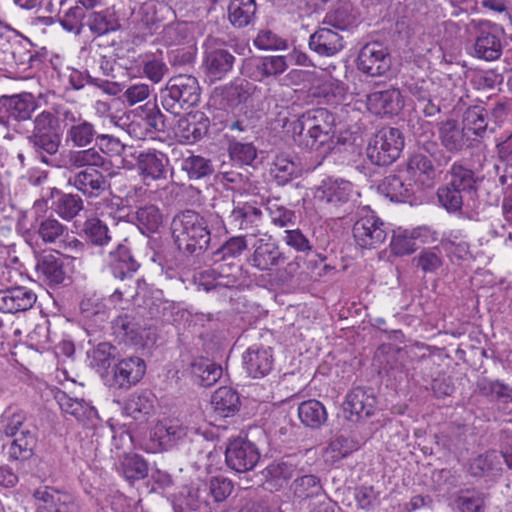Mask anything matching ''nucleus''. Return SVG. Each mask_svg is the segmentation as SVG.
Segmentation results:
<instances>
[{
  "instance_id": "obj_39",
  "label": "nucleus",
  "mask_w": 512,
  "mask_h": 512,
  "mask_svg": "<svg viewBox=\"0 0 512 512\" xmlns=\"http://www.w3.org/2000/svg\"><path fill=\"white\" fill-rule=\"evenodd\" d=\"M12 440L7 445L8 460L11 462H25L34 456L38 442V433H22L10 437ZM6 445L2 446L4 449Z\"/></svg>"
},
{
  "instance_id": "obj_60",
  "label": "nucleus",
  "mask_w": 512,
  "mask_h": 512,
  "mask_svg": "<svg viewBox=\"0 0 512 512\" xmlns=\"http://www.w3.org/2000/svg\"><path fill=\"white\" fill-rule=\"evenodd\" d=\"M247 249L246 237L242 235L233 236L225 241L216 251L213 252V259L217 261H229L238 258Z\"/></svg>"
},
{
  "instance_id": "obj_5",
  "label": "nucleus",
  "mask_w": 512,
  "mask_h": 512,
  "mask_svg": "<svg viewBox=\"0 0 512 512\" xmlns=\"http://www.w3.org/2000/svg\"><path fill=\"white\" fill-rule=\"evenodd\" d=\"M404 144V135L400 129L384 127L371 138L366 155L372 164L387 166L399 158Z\"/></svg>"
},
{
  "instance_id": "obj_58",
  "label": "nucleus",
  "mask_w": 512,
  "mask_h": 512,
  "mask_svg": "<svg viewBox=\"0 0 512 512\" xmlns=\"http://www.w3.org/2000/svg\"><path fill=\"white\" fill-rule=\"evenodd\" d=\"M291 488L295 497L299 499L317 497L323 494V487L320 479L312 474L297 477L293 481Z\"/></svg>"
},
{
  "instance_id": "obj_63",
  "label": "nucleus",
  "mask_w": 512,
  "mask_h": 512,
  "mask_svg": "<svg viewBox=\"0 0 512 512\" xmlns=\"http://www.w3.org/2000/svg\"><path fill=\"white\" fill-rule=\"evenodd\" d=\"M202 487L206 490V495H210L216 503L226 500L234 490L233 482L223 476L211 477Z\"/></svg>"
},
{
  "instance_id": "obj_10",
  "label": "nucleus",
  "mask_w": 512,
  "mask_h": 512,
  "mask_svg": "<svg viewBox=\"0 0 512 512\" xmlns=\"http://www.w3.org/2000/svg\"><path fill=\"white\" fill-rule=\"evenodd\" d=\"M146 372L145 361L138 356L119 359L105 377V383L114 389H129L137 384Z\"/></svg>"
},
{
  "instance_id": "obj_33",
  "label": "nucleus",
  "mask_w": 512,
  "mask_h": 512,
  "mask_svg": "<svg viewBox=\"0 0 512 512\" xmlns=\"http://www.w3.org/2000/svg\"><path fill=\"white\" fill-rule=\"evenodd\" d=\"M322 24L340 31L351 30L359 24V13L350 2L340 1L325 14Z\"/></svg>"
},
{
  "instance_id": "obj_21",
  "label": "nucleus",
  "mask_w": 512,
  "mask_h": 512,
  "mask_svg": "<svg viewBox=\"0 0 512 512\" xmlns=\"http://www.w3.org/2000/svg\"><path fill=\"white\" fill-rule=\"evenodd\" d=\"M468 472L473 478L496 482L503 472L501 456L495 450L480 454L470 460Z\"/></svg>"
},
{
  "instance_id": "obj_4",
  "label": "nucleus",
  "mask_w": 512,
  "mask_h": 512,
  "mask_svg": "<svg viewBox=\"0 0 512 512\" xmlns=\"http://www.w3.org/2000/svg\"><path fill=\"white\" fill-rule=\"evenodd\" d=\"M201 88L195 76L179 74L171 77L160 90L159 101L165 111L180 116L200 101Z\"/></svg>"
},
{
  "instance_id": "obj_42",
  "label": "nucleus",
  "mask_w": 512,
  "mask_h": 512,
  "mask_svg": "<svg viewBox=\"0 0 512 512\" xmlns=\"http://www.w3.org/2000/svg\"><path fill=\"white\" fill-rule=\"evenodd\" d=\"M164 215L161 209L155 204H144L135 212V224L144 235L157 233L163 226Z\"/></svg>"
},
{
  "instance_id": "obj_53",
  "label": "nucleus",
  "mask_w": 512,
  "mask_h": 512,
  "mask_svg": "<svg viewBox=\"0 0 512 512\" xmlns=\"http://www.w3.org/2000/svg\"><path fill=\"white\" fill-rule=\"evenodd\" d=\"M153 399L149 393L132 394L123 407V413L135 420L142 421L153 412Z\"/></svg>"
},
{
  "instance_id": "obj_44",
  "label": "nucleus",
  "mask_w": 512,
  "mask_h": 512,
  "mask_svg": "<svg viewBox=\"0 0 512 512\" xmlns=\"http://www.w3.org/2000/svg\"><path fill=\"white\" fill-rule=\"evenodd\" d=\"M69 83L75 90H80L84 88L85 85L89 84L101 89L109 95H117L121 92V86L117 82L92 76L87 70L80 71L72 69L69 75Z\"/></svg>"
},
{
  "instance_id": "obj_57",
  "label": "nucleus",
  "mask_w": 512,
  "mask_h": 512,
  "mask_svg": "<svg viewBox=\"0 0 512 512\" xmlns=\"http://www.w3.org/2000/svg\"><path fill=\"white\" fill-rule=\"evenodd\" d=\"M466 197H469V195L462 193V191L449 184L442 185L437 190L439 203L449 213H460L462 207L465 205Z\"/></svg>"
},
{
  "instance_id": "obj_59",
  "label": "nucleus",
  "mask_w": 512,
  "mask_h": 512,
  "mask_svg": "<svg viewBox=\"0 0 512 512\" xmlns=\"http://www.w3.org/2000/svg\"><path fill=\"white\" fill-rule=\"evenodd\" d=\"M417 230H397L393 232L391 240V251L397 256H404L416 251V239L419 237Z\"/></svg>"
},
{
  "instance_id": "obj_1",
  "label": "nucleus",
  "mask_w": 512,
  "mask_h": 512,
  "mask_svg": "<svg viewBox=\"0 0 512 512\" xmlns=\"http://www.w3.org/2000/svg\"><path fill=\"white\" fill-rule=\"evenodd\" d=\"M66 107L55 105L43 110L33 119V129L26 140L37 160L47 166H54L52 157L61 147L64 134V116Z\"/></svg>"
},
{
  "instance_id": "obj_2",
  "label": "nucleus",
  "mask_w": 512,
  "mask_h": 512,
  "mask_svg": "<svg viewBox=\"0 0 512 512\" xmlns=\"http://www.w3.org/2000/svg\"><path fill=\"white\" fill-rule=\"evenodd\" d=\"M290 126L293 141L301 149L328 151L334 145L336 118L326 108L308 110Z\"/></svg>"
},
{
  "instance_id": "obj_51",
  "label": "nucleus",
  "mask_w": 512,
  "mask_h": 512,
  "mask_svg": "<svg viewBox=\"0 0 512 512\" xmlns=\"http://www.w3.org/2000/svg\"><path fill=\"white\" fill-rule=\"evenodd\" d=\"M298 416L302 424L311 429H318L327 421V412L324 405L315 399L300 403Z\"/></svg>"
},
{
  "instance_id": "obj_25",
  "label": "nucleus",
  "mask_w": 512,
  "mask_h": 512,
  "mask_svg": "<svg viewBox=\"0 0 512 512\" xmlns=\"http://www.w3.org/2000/svg\"><path fill=\"white\" fill-rule=\"evenodd\" d=\"M438 137L441 145L450 153H459L470 145L465 127L453 118L438 123Z\"/></svg>"
},
{
  "instance_id": "obj_18",
  "label": "nucleus",
  "mask_w": 512,
  "mask_h": 512,
  "mask_svg": "<svg viewBox=\"0 0 512 512\" xmlns=\"http://www.w3.org/2000/svg\"><path fill=\"white\" fill-rule=\"evenodd\" d=\"M257 87L244 78H236L229 84L216 88L214 97L224 109L235 108L245 103L256 91Z\"/></svg>"
},
{
  "instance_id": "obj_36",
  "label": "nucleus",
  "mask_w": 512,
  "mask_h": 512,
  "mask_svg": "<svg viewBox=\"0 0 512 512\" xmlns=\"http://www.w3.org/2000/svg\"><path fill=\"white\" fill-rule=\"evenodd\" d=\"M474 56L485 60L494 61L502 54V43L499 33L495 29H481L474 41Z\"/></svg>"
},
{
  "instance_id": "obj_28",
  "label": "nucleus",
  "mask_w": 512,
  "mask_h": 512,
  "mask_svg": "<svg viewBox=\"0 0 512 512\" xmlns=\"http://www.w3.org/2000/svg\"><path fill=\"white\" fill-rule=\"evenodd\" d=\"M0 429L6 437L22 435L24 433H38L36 425L31 421L28 413L19 408L8 407L0 418Z\"/></svg>"
},
{
  "instance_id": "obj_22",
  "label": "nucleus",
  "mask_w": 512,
  "mask_h": 512,
  "mask_svg": "<svg viewBox=\"0 0 512 512\" xmlns=\"http://www.w3.org/2000/svg\"><path fill=\"white\" fill-rule=\"evenodd\" d=\"M174 512H212L202 485L183 487L173 502Z\"/></svg>"
},
{
  "instance_id": "obj_29",
  "label": "nucleus",
  "mask_w": 512,
  "mask_h": 512,
  "mask_svg": "<svg viewBox=\"0 0 512 512\" xmlns=\"http://www.w3.org/2000/svg\"><path fill=\"white\" fill-rule=\"evenodd\" d=\"M48 198L51 209L63 220L71 221L84 209V202L78 194L65 193L56 187L50 188Z\"/></svg>"
},
{
  "instance_id": "obj_61",
  "label": "nucleus",
  "mask_w": 512,
  "mask_h": 512,
  "mask_svg": "<svg viewBox=\"0 0 512 512\" xmlns=\"http://www.w3.org/2000/svg\"><path fill=\"white\" fill-rule=\"evenodd\" d=\"M413 129V134L418 147L422 151L421 153L431 157L437 150H439L440 147L438 143L432 139L434 131L431 123L417 121V126H414Z\"/></svg>"
},
{
  "instance_id": "obj_35",
  "label": "nucleus",
  "mask_w": 512,
  "mask_h": 512,
  "mask_svg": "<svg viewBox=\"0 0 512 512\" xmlns=\"http://www.w3.org/2000/svg\"><path fill=\"white\" fill-rule=\"evenodd\" d=\"M209 118L202 111L187 113L178 121V133L188 143L201 140L208 133Z\"/></svg>"
},
{
  "instance_id": "obj_9",
  "label": "nucleus",
  "mask_w": 512,
  "mask_h": 512,
  "mask_svg": "<svg viewBox=\"0 0 512 512\" xmlns=\"http://www.w3.org/2000/svg\"><path fill=\"white\" fill-rule=\"evenodd\" d=\"M353 236L362 248L373 249L385 242L389 226L373 211L367 210L353 226Z\"/></svg>"
},
{
  "instance_id": "obj_16",
  "label": "nucleus",
  "mask_w": 512,
  "mask_h": 512,
  "mask_svg": "<svg viewBox=\"0 0 512 512\" xmlns=\"http://www.w3.org/2000/svg\"><path fill=\"white\" fill-rule=\"evenodd\" d=\"M85 328L88 336V344L92 347L88 349L87 355L90 359V366L105 378L108 375V368H110L112 361L115 358L116 348L106 341H99L100 334L89 328L88 323Z\"/></svg>"
},
{
  "instance_id": "obj_12",
  "label": "nucleus",
  "mask_w": 512,
  "mask_h": 512,
  "mask_svg": "<svg viewBox=\"0 0 512 512\" xmlns=\"http://www.w3.org/2000/svg\"><path fill=\"white\" fill-rule=\"evenodd\" d=\"M64 117L65 141L73 147L83 148L91 145L99 136L93 123L82 117L80 112L66 107Z\"/></svg>"
},
{
  "instance_id": "obj_52",
  "label": "nucleus",
  "mask_w": 512,
  "mask_h": 512,
  "mask_svg": "<svg viewBox=\"0 0 512 512\" xmlns=\"http://www.w3.org/2000/svg\"><path fill=\"white\" fill-rule=\"evenodd\" d=\"M117 469L131 483L144 479L148 475V463L138 454H125Z\"/></svg>"
},
{
  "instance_id": "obj_54",
  "label": "nucleus",
  "mask_w": 512,
  "mask_h": 512,
  "mask_svg": "<svg viewBox=\"0 0 512 512\" xmlns=\"http://www.w3.org/2000/svg\"><path fill=\"white\" fill-rule=\"evenodd\" d=\"M36 234L44 244H59L67 236L68 228L59 220L50 216L38 223Z\"/></svg>"
},
{
  "instance_id": "obj_15",
  "label": "nucleus",
  "mask_w": 512,
  "mask_h": 512,
  "mask_svg": "<svg viewBox=\"0 0 512 512\" xmlns=\"http://www.w3.org/2000/svg\"><path fill=\"white\" fill-rule=\"evenodd\" d=\"M262 211L252 202H239L230 212L227 222L232 230L243 232L242 236H256L260 232Z\"/></svg>"
},
{
  "instance_id": "obj_43",
  "label": "nucleus",
  "mask_w": 512,
  "mask_h": 512,
  "mask_svg": "<svg viewBox=\"0 0 512 512\" xmlns=\"http://www.w3.org/2000/svg\"><path fill=\"white\" fill-rule=\"evenodd\" d=\"M55 399L60 409L65 414L73 416L78 421L90 420L96 416V409L83 399L70 397L64 391L59 390Z\"/></svg>"
},
{
  "instance_id": "obj_27",
  "label": "nucleus",
  "mask_w": 512,
  "mask_h": 512,
  "mask_svg": "<svg viewBox=\"0 0 512 512\" xmlns=\"http://www.w3.org/2000/svg\"><path fill=\"white\" fill-rule=\"evenodd\" d=\"M379 190L394 202H407L415 193L412 179L405 174L404 170H400L398 174L386 176L379 185Z\"/></svg>"
},
{
  "instance_id": "obj_14",
  "label": "nucleus",
  "mask_w": 512,
  "mask_h": 512,
  "mask_svg": "<svg viewBox=\"0 0 512 512\" xmlns=\"http://www.w3.org/2000/svg\"><path fill=\"white\" fill-rule=\"evenodd\" d=\"M253 252L247 258V262L253 268L268 272L285 264L287 257L279 246L271 238H259L252 246Z\"/></svg>"
},
{
  "instance_id": "obj_19",
  "label": "nucleus",
  "mask_w": 512,
  "mask_h": 512,
  "mask_svg": "<svg viewBox=\"0 0 512 512\" xmlns=\"http://www.w3.org/2000/svg\"><path fill=\"white\" fill-rule=\"evenodd\" d=\"M169 159L166 154L155 149L139 151L136 167L144 180H165Z\"/></svg>"
},
{
  "instance_id": "obj_6",
  "label": "nucleus",
  "mask_w": 512,
  "mask_h": 512,
  "mask_svg": "<svg viewBox=\"0 0 512 512\" xmlns=\"http://www.w3.org/2000/svg\"><path fill=\"white\" fill-rule=\"evenodd\" d=\"M237 58L230 49L219 44L216 38H208L205 43L202 68L205 79L210 84L228 77L236 64Z\"/></svg>"
},
{
  "instance_id": "obj_20",
  "label": "nucleus",
  "mask_w": 512,
  "mask_h": 512,
  "mask_svg": "<svg viewBox=\"0 0 512 512\" xmlns=\"http://www.w3.org/2000/svg\"><path fill=\"white\" fill-rule=\"evenodd\" d=\"M37 301L32 289L14 286L0 290V311L3 313H19L30 310Z\"/></svg>"
},
{
  "instance_id": "obj_26",
  "label": "nucleus",
  "mask_w": 512,
  "mask_h": 512,
  "mask_svg": "<svg viewBox=\"0 0 512 512\" xmlns=\"http://www.w3.org/2000/svg\"><path fill=\"white\" fill-rule=\"evenodd\" d=\"M368 109L377 116L396 115L403 107L401 93L398 89L375 91L367 96Z\"/></svg>"
},
{
  "instance_id": "obj_64",
  "label": "nucleus",
  "mask_w": 512,
  "mask_h": 512,
  "mask_svg": "<svg viewBox=\"0 0 512 512\" xmlns=\"http://www.w3.org/2000/svg\"><path fill=\"white\" fill-rule=\"evenodd\" d=\"M456 504L461 512H483L485 507V495L477 490H463L456 499Z\"/></svg>"
},
{
  "instance_id": "obj_17",
  "label": "nucleus",
  "mask_w": 512,
  "mask_h": 512,
  "mask_svg": "<svg viewBox=\"0 0 512 512\" xmlns=\"http://www.w3.org/2000/svg\"><path fill=\"white\" fill-rule=\"evenodd\" d=\"M376 396L369 387H355L346 396L344 410L349 412L350 421H360L370 417L375 410Z\"/></svg>"
},
{
  "instance_id": "obj_47",
  "label": "nucleus",
  "mask_w": 512,
  "mask_h": 512,
  "mask_svg": "<svg viewBox=\"0 0 512 512\" xmlns=\"http://www.w3.org/2000/svg\"><path fill=\"white\" fill-rule=\"evenodd\" d=\"M180 168L186 173L188 179L192 181L208 179L215 172V167L211 159L194 154L183 158Z\"/></svg>"
},
{
  "instance_id": "obj_50",
  "label": "nucleus",
  "mask_w": 512,
  "mask_h": 512,
  "mask_svg": "<svg viewBox=\"0 0 512 512\" xmlns=\"http://www.w3.org/2000/svg\"><path fill=\"white\" fill-rule=\"evenodd\" d=\"M37 271L53 284H61L66 278L62 259L51 252L42 254L36 265Z\"/></svg>"
},
{
  "instance_id": "obj_8",
  "label": "nucleus",
  "mask_w": 512,
  "mask_h": 512,
  "mask_svg": "<svg viewBox=\"0 0 512 512\" xmlns=\"http://www.w3.org/2000/svg\"><path fill=\"white\" fill-rule=\"evenodd\" d=\"M37 108L38 103L31 93L2 95L0 97V124L10 127L12 122H15L14 130L18 131L16 125L30 120Z\"/></svg>"
},
{
  "instance_id": "obj_34",
  "label": "nucleus",
  "mask_w": 512,
  "mask_h": 512,
  "mask_svg": "<svg viewBox=\"0 0 512 512\" xmlns=\"http://www.w3.org/2000/svg\"><path fill=\"white\" fill-rule=\"evenodd\" d=\"M353 185L350 181L341 178H328L322 181L316 192V197L328 204H342L350 200L353 195Z\"/></svg>"
},
{
  "instance_id": "obj_56",
  "label": "nucleus",
  "mask_w": 512,
  "mask_h": 512,
  "mask_svg": "<svg viewBox=\"0 0 512 512\" xmlns=\"http://www.w3.org/2000/svg\"><path fill=\"white\" fill-rule=\"evenodd\" d=\"M227 151L230 159L239 165V169H243V165H251L257 157V149L251 142L228 140Z\"/></svg>"
},
{
  "instance_id": "obj_45",
  "label": "nucleus",
  "mask_w": 512,
  "mask_h": 512,
  "mask_svg": "<svg viewBox=\"0 0 512 512\" xmlns=\"http://www.w3.org/2000/svg\"><path fill=\"white\" fill-rule=\"evenodd\" d=\"M189 368L195 381L203 387H211L222 375L221 366L204 357L193 359Z\"/></svg>"
},
{
  "instance_id": "obj_13",
  "label": "nucleus",
  "mask_w": 512,
  "mask_h": 512,
  "mask_svg": "<svg viewBox=\"0 0 512 512\" xmlns=\"http://www.w3.org/2000/svg\"><path fill=\"white\" fill-rule=\"evenodd\" d=\"M357 67L369 76H382L391 67L390 53L382 43H367L358 54Z\"/></svg>"
},
{
  "instance_id": "obj_24",
  "label": "nucleus",
  "mask_w": 512,
  "mask_h": 512,
  "mask_svg": "<svg viewBox=\"0 0 512 512\" xmlns=\"http://www.w3.org/2000/svg\"><path fill=\"white\" fill-rule=\"evenodd\" d=\"M107 265L115 279H130L131 276H136L140 267L125 244H118L109 251Z\"/></svg>"
},
{
  "instance_id": "obj_48",
  "label": "nucleus",
  "mask_w": 512,
  "mask_h": 512,
  "mask_svg": "<svg viewBox=\"0 0 512 512\" xmlns=\"http://www.w3.org/2000/svg\"><path fill=\"white\" fill-rule=\"evenodd\" d=\"M255 0H231L228 5V19L237 28H243L253 23L256 17Z\"/></svg>"
},
{
  "instance_id": "obj_46",
  "label": "nucleus",
  "mask_w": 512,
  "mask_h": 512,
  "mask_svg": "<svg viewBox=\"0 0 512 512\" xmlns=\"http://www.w3.org/2000/svg\"><path fill=\"white\" fill-rule=\"evenodd\" d=\"M211 404L215 413L221 417L235 415L241 406L237 391L227 386L220 387L214 392L211 398Z\"/></svg>"
},
{
  "instance_id": "obj_11",
  "label": "nucleus",
  "mask_w": 512,
  "mask_h": 512,
  "mask_svg": "<svg viewBox=\"0 0 512 512\" xmlns=\"http://www.w3.org/2000/svg\"><path fill=\"white\" fill-rule=\"evenodd\" d=\"M260 459L257 446L246 438L238 437L231 440L225 450V463L237 473L251 471Z\"/></svg>"
},
{
  "instance_id": "obj_41",
  "label": "nucleus",
  "mask_w": 512,
  "mask_h": 512,
  "mask_svg": "<svg viewBox=\"0 0 512 512\" xmlns=\"http://www.w3.org/2000/svg\"><path fill=\"white\" fill-rule=\"evenodd\" d=\"M463 126L478 137H484L487 131L493 132L489 111L482 105L469 106L463 114Z\"/></svg>"
},
{
  "instance_id": "obj_3",
  "label": "nucleus",
  "mask_w": 512,
  "mask_h": 512,
  "mask_svg": "<svg viewBox=\"0 0 512 512\" xmlns=\"http://www.w3.org/2000/svg\"><path fill=\"white\" fill-rule=\"evenodd\" d=\"M173 243L186 258L198 259L211 243V232L206 219L197 211L185 209L176 213L170 224Z\"/></svg>"
},
{
  "instance_id": "obj_31",
  "label": "nucleus",
  "mask_w": 512,
  "mask_h": 512,
  "mask_svg": "<svg viewBox=\"0 0 512 512\" xmlns=\"http://www.w3.org/2000/svg\"><path fill=\"white\" fill-rule=\"evenodd\" d=\"M68 183L89 197L100 196L108 187L106 177L96 169L89 168L70 176Z\"/></svg>"
},
{
  "instance_id": "obj_30",
  "label": "nucleus",
  "mask_w": 512,
  "mask_h": 512,
  "mask_svg": "<svg viewBox=\"0 0 512 512\" xmlns=\"http://www.w3.org/2000/svg\"><path fill=\"white\" fill-rule=\"evenodd\" d=\"M404 172L415 183H419L422 187L426 188L434 186L437 178V172L432 160L424 153H414L411 155L406 163Z\"/></svg>"
},
{
  "instance_id": "obj_32",
  "label": "nucleus",
  "mask_w": 512,
  "mask_h": 512,
  "mask_svg": "<svg viewBox=\"0 0 512 512\" xmlns=\"http://www.w3.org/2000/svg\"><path fill=\"white\" fill-rule=\"evenodd\" d=\"M308 45L319 56L325 57L334 56L344 48L343 37L328 26L311 34Z\"/></svg>"
},
{
  "instance_id": "obj_7",
  "label": "nucleus",
  "mask_w": 512,
  "mask_h": 512,
  "mask_svg": "<svg viewBox=\"0 0 512 512\" xmlns=\"http://www.w3.org/2000/svg\"><path fill=\"white\" fill-rule=\"evenodd\" d=\"M190 427L180 418H164L159 420L150 431L151 449L167 451L183 442Z\"/></svg>"
},
{
  "instance_id": "obj_62",
  "label": "nucleus",
  "mask_w": 512,
  "mask_h": 512,
  "mask_svg": "<svg viewBox=\"0 0 512 512\" xmlns=\"http://www.w3.org/2000/svg\"><path fill=\"white\" fill-rule=\"evenodd\" d=\"M119 285L115 288L114 292L110 295V301L118 303L120 301H132L139 295L141 285L145 284L141 278L131 276L130 279H117Z\"/></svg>"
},
{
  "instance_id": "obj_38",
  "label": "nucleus",
  "mask_w": 512,
  "mask_h": 512,
  "mask_svg": "<svg viewBox=\"0 0 512 512\" xmlns=\"http://www.w3.org/2000/svg\"><path fill=\"white\" fill-rule=\"evenodd\" d=\"M113 333L125 343L142 345L144 329L130 314H121L112 321Z\"/></svg>"
},
{
  "instance_id": "obj_23",
  "label": "nucleus",
  "mask_w": 512,
  "mask_h": 512,
  "mask_svg": "<svg viewBox=\"0 0 512 512\" xmlns=\"http://www.w3.org/2000/svg\"><path fill=\"white\" fill-rule=\"evenodd\" d=\"M297 463L295 457L287 456L273 461L261 471L262 479L270 490H280L295 475Z\"/></svg>"
},
{
  "instance_id": "obj_37",
  "label": "nucleus",
  "mask_w": 512,
  "mask_h": 512,
  "mask_svg": "<svg viewBox=\"0 0 512 512\" xmlns=\"http://www.w3.org/2000/svg\"><path fill=\"white\" fill-rule=\"evenodd\" d=\"M243 361L246 370L251 377H263L272 369V350L271 348L252 346L243 355Z\"/></svg>"
},
{
  "instance_id": "obj_40",
  "label": "nucleus",
  "mask_w": 512,
  "mask_h": 512,
  "mask_svg": "<svg viewBox=\"0 0 512 512\" xmlns=\"http://www.w3.org/2000/svg\"><path fill=\"white\" fill-rule=\"evenodd\" d=\"M448 174L450 180L447 184L469 195L473 199L477 193V182L479 178L475 175L474 171L461 162H454Z\"/></svg>"
},
{
  "instance_id": "obj_55",
  "label": "nucleus",
  "mask_w": 512,
  "mask_h": 512,
  "mask_svg": "<svg viewBox=\"0 0 512 512\" xmlns=\"http://www.w3.org/2000/svg\"><path fill=\"white\" fill-rule=\"evenodd\" d=\"M3 61L6 64H15L18 67L33 68L36 62H40L38 54L27 49L21 42L11 46V50L3 51Z\"/></svg>"
},
{
  "instance_id": "obj_49",
  "label": "nucleus",
  "mask_w": 512,
  "mask_h": 512,
  "mask_svg": "<svg viewBox=\"0 0 512 512\" xmlns=\"http://www.w3.org/2000/svg\"><path fill=\"white\" fill-rule=\"evenodd\" d=\"M82 232L87 242L96 247H108L113 240L107 224L97 217L87 219L83 224Z\"/></svg>"
}]
</instances>
